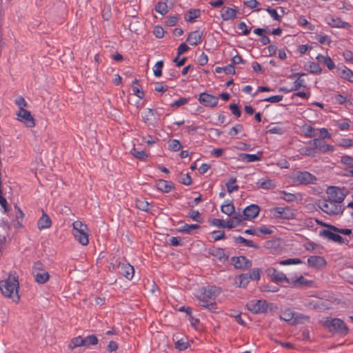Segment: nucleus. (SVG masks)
Segmentation results:
<instances>
[{
  "mask_svg": "<svg viewBox=\"0 0 353 353\" xmlns=\"http://www.w3.org/2000/svg\"><path fill=\"white\" fill-rule=\"evenodd\" d=\"M220 293L221 289L215 286H208L203 288L202 293L199 297L200 305L210 311L216 310L215 299Z\"/></svg>",
  "mask_w": 353,
  "mask_h": 353,
  "instance_id": "1",
  "label": "nucleus"
},
{
  "mask_svg": "<svg viewBox=\"0 0 353 353\" xmlns=\"http://www.w3.org/2000/svg\"><path fill=\"white\" fill-rule=\"evenodd\" d=\"M19 282L17 279L10 275L5 281H0V290L2 294L8 298H10L14 302L19 301L18 293Z\"/></svg>",
  "mask_w": 353,
  "mask_h": 353,
  "instance_id": "2",
  "label": "nucleus"
},
{
  "mask_svg": "<svg viewBox=\"0 0 353 353\" xmlns=\"http://www.w3.org/2000/svg\"><path fill=\"white\" fill-rule=\"evenodd\" d=\"M72 227L74 239L82 245H87L89 243L88 226L80 221H76Z\"/></svg>",
  "mask_w": 353,
  "mask_h": 353,
  "instance_id": "3",
  "label": "nucleus"
},
{
  "mask_svg": "<svg viewBox=\"0 0 353 353\" xmlns=\"http://www.w3.org/2000/svg\"><path fill=\"white\" fill-rule=\"evenodd\" d=\"M318 207L328 215H337L343 212L342 205L335 203L327 198L319 199L316 203Z\"/></svg>",
  "mask_w": 353,
  "mask_h": 353,
  "instance_id": "4",
  "label": "nucleus"
},
{
  "mask_svg": "<svg viewBox=\"0 0 353 353\" xmlns=\"http://www.w3.org/2000/svg\"><path fill=\"white\" fill-rule=\"evenodd\" d=\"M324 326L327 327L330 332L339 334L345 335L348 332L347 326L340 319L327 318L324 321Z\"/></svg>",
  "mask_w": 353,
  "mask_h": 353,
  "instance_id": "5",
  "label": "nucleus"
},
{
  "mask_svg": "<svg viewBox=\"0 0 353 353\" xmlns=\"http://www.w3.org/2000/svg\"><path fill=\"white\" fill-rule=\"evenodd\" d=\"M326 194V198L341 205L347 194V190L345 188L329 186L327 188Z\"/></svg>",
  "mask_w": 353,
  "mask_h": 353,
  "instance_id": "6",
  "label": "nucleus"
},
{
  "mask_svg": "<svg viewBox=\"0 0 353 353\" xmlns=\"http://www.w3.org/2000/svg\"><path fill=\"white\" fill-rule=\"evenodd\" d=\"M32 274L34 276L35 281L38 283L43 284L49 279V274L43 270V265L39 261L34 264Z\"/></svg>",
  "mask_w": 353,
  "mask_h": 353,
  "instance_id": "7",
  "label": "nucleus"
},
{
  "mask_svg": "<svg viewBox=\"0 0 353 353\" xmlns=\"http://www.w3.org/2000/svg\"><path fill=\"white\" fill-rule=\"evenodd\" d=\"M16 114L17 116V119L23 123L26 127L33 128L35 126V120L30 111L20 108Z\"/></svg>",
  "mask_w": 353,
  "mask_h": 353,
  "instance_id": "8",
  "label": "nucleus"
},
{
  "mask_svg": "<svg viewBox=\"0 0 353 353\" xmlns=\"http://www.w3.org/2000/svg\"><path fill=\"white\" fill-rule=\"evenodd\" d=\"M273 215L277 219H292L296 216L295 210L290 207H276L273 209Z\"/></svg>",
  "mask_w": 353,
  "mask_h": 353,
  "instance_id": "9",
  "label": "nucleus"
},
{
  "mask_svg": "<svg viewBox=\"0 0 353 353\" xmlns=\"http://www.w3.org/2000/svg\"><path fill=\"white\" fill-rule=\"evenodd\" d=\"M248 310L254 313H263L268 310V303L265 300H252L247 305Z\"/></svg>",
  "mask_w": 353,
  "mask_h": 353,
  "instance_id": "10",
  "label": "nucleus"
},
{
  "mask_svg": "<svg viewBox=\"0 0 353 353\" xmlns=\"http://www.w3.org/2000/svg\"><path fill=\"white\" fill-rule=\"evenodd\" d=\"M295 181L300 184H314L316 181L315 176L309 172H297L294 177Z\"/></svg>",
  "mask_w": 353,
  "mask_h": 353,
  "instance_id": "11",
  "label": "nucleus"
},
{
  "mask_svg": "<svg viewBox=\"0 0 353 353\" xmlns=\"http://www.w3.org/2000/svg\"><path fill=\"white\" fill-rule=\"evenodd\" d=\"M312 143L316 150H319L323 154H330L335 150L334 145L327 144L325 141L315 138L310 143Z\"/></svg>",
  "mask_w": 353,
  "mask_h": 353,
  "instance_id": "12",
  "label": "nucleus"
},
{
  "mask_svg": "<svg viewBox=\"0 0 353 353\" xmlns=\"http://www.w3.org/2000/svg\"><path fill=\"white\" fill-rule=\"evenodd\" d=\"M118 272L128 280H131L134 274V267L126 262H120L117 265Z\"/></svg>",
  "mask_w": 353,
  "mask_h": 353,
  "instance_id": "13",
  "label": "nucleus"
},
{
  "mask_svg": "<svg viewBox=\"0 0 353 353\" xmlns=\"http://www.w3.org/2000/svg\"><path fill=\"white\" fill-rule=\"evenodd\" d=\"M267 274L274 283L285 281L288 283L289 282L290 278H288L283 272L279 271L274 268H269L267 270Z\"/></svg>",
  "mask_w": 353,
  "mask_h": 353,
  "instance_id": "14",
  "label": "nucleus"
},
{
  "mask_svg": "<svg viewBox=\"0 0 353 353\" xmlns=\"http://www.w3.org/2000/svg\"><path fill=\"white\" fill-rule=\"evenodd\" d=\"M313 282L304 278L302 275L294 276L289 279L288 284L294 288L310 287Z\"/></svg>",
  "mask_w": 353,
  "mask_h": 353,
  "instance_id": "15",
  "label": "nucleus"
},
{
  "mask_svg": "<svg viewBox=\"0 0 353 353\" xmlns=\"http://www.w3.org/2000/svg\"><path fill=\"white\" fill-rule=\"evenodd\" d=\"M199 101L205 106L214 107L218 104L219 99L214 95L203 92L199 95Z\"/></svg>",
  "mask_w": 353,
  "mask_h": 353,
  "instance_id": "16",
  "label": "nucleus"
},
{
  "mask_svg": "<svg viewBox=\"0 0 353 353\" xmlns=\"http://www.w3.org/2000/svg\"><path fill=\"white\" fill-rule=\"evenodd\" d=\"M159 119L152 109L147 108L145 110L143 115V120L145 123L149 125H154L157 123Z\"/></svg>",
  "mask_w": 353,
  "mask_h": 353,
  "instance_id": "17",
  "label": "nucleus"
},
{
  "mask_svg": "<svg viewBox=\"0 0 353 353\" xmlns=\"http://www.w3.org/2000/svg\"><path fill=\"white\" fill-rule=\"evenodd\" d=\"M259 210V207L257 205L252 204L244 209L243 215L245 216V219H252L258 216Z\"/></svg>",
  "mask_w": 353,
  "mask_h": 353,
  "instance_id": "18",
  "label": "nucleus"
},
{
  "mask_svg": "<svg viewBox=\"0 0 353 353\" xmlns=\"http://www.w3.org/2000/svg\"><path fill=\"white\" fill-rule=\"evenodd\" d=\"M332 69V68H329ZM335 69L334 72L344 79L353 82V72L349 68H332Z\"/></svg>",
  "mask_w": 353,
  "mask_h": 353,
  "instance_id": "19",
  "label": "nucleus"
},
{
  "mask_svg": "<svg viewBox=\"0 0 353 353\" xmlns=\"http://www.w3.org/2000/svg\"><path fill=\"white\" fill-rule=\"evenodd\" d=\"M307 264L312 268H321L325 265L326 261L322 256H311L307 259Z\"/></svg>",
  "mask_w": 353,
  "mask_h": 353,
  "instance_id": "20",
  "label": "nucleus"
},
{
  "mask_svg": "<svg viewBox=\"0 0 353 353\" xmlns=\"http://www.w3.org/2000/svg\"><path fill=\"white\" fill-rule=\"evenodd\" d=\"M232 262L236 268L243 269L251 266V262L243 256L232 258Z\"/></svg>",
  "mask_w": 353,
  "mask_h": 353,
  "instance_id": "21",
  "label": "nucleus"
},
{
  "mask_svg": "<svg viewBox=\"0 0 353 353\" xmlns=\"http://www.w3.org/2000/svg\"><path fill=\"white\" fill-rule=\"evenodd\" d=\"M321 234L329 240H332L341 244L345 243V242L344 238H343L341 236L330 230H324L321 232Z\"/></svg>",
  "mask_w": 353,
  "mask_h": 353,
  "instance_id": "22",
  "label": "nucleus"
},
{
  "mask_svg": "<svg viewBox=\"0 0 353 353\" xmlns=\"http://www.w3.org/2000/svg\"><path fill=\"white\" fill-rule=\"evenodd\" d=\"M327 23L333 28L349 29L351 27V25L349 23L342 21L339 17H330L327 21Z\"/></svg>",
  "mask_w": 353,
  "mask_h": 353,
  "instance_id": "23",
  "label": "nucleus"
},
{
  "mask_svg": "<svg viewBox=\"0 0 353 353\" xmlns=\"http://www.w3.org/2000/svg\"><path fill=\"white\" fill-rule=\"evenodd\" d=\"M203 33L199 30L191 32L187 39V41L192 46H197L201 41Z\"/></svg>",
  "mask_w": 353,
  "mask_h": 353,
  "instance_id": "24",
  "label": "nucleus"
},
{
  "mask_svg": "<svg viewBox=\"0 0 353 353\" xmlns=\"http://www.w3.org/2000/svg\"><path fill=\"white\" fill-rule=\"evenodd\" d=\"M237 10L229 7H223L221 14V18L224 21L234 19L236 17Z\"/></svg>",
  "mask_w": 353,
  "mask_h": 353,
  "instance_id": "25",
  "label": "nucleus"
},
{
  "mask_svg": "<svg viewBox=\"0 0 353 353\" xmlns=\"http://www.w3.org/2000/svg\"><path fill=\"white\" fill-rule=\"evenodd\" d=\"M239 159L248 163L258 161L261 159V153L260 152L256 154L241 153L239 154Z\"/></svg>",
  "mask_w": 353,
  "mask_h": 353,
  "instance_id": "26",
  "label": "nucleus"
},
{
  "mask_svg": "<svg viewBox=\"0 0 353 353\" xmlns=\"http://www.w3.org/2000/svg\"><path fill=\"white\" fill-rule=\"evenodd\" d=\"M317 63H312L310 66H316V65H323L324 66H334L333 61L329 57H325L319 54L316 57Z\"/></svg>",
  "mask_w": 353,
  "mask_h": 353,
  "instance_id": "27",
  "label": "nucleus"
},
{
  "mask_svg": "<svg viewBox=\"0 0 353 353\" xmlns=\"http://www.w3.org/2000/svg\"><path fill=\"white\" fill-rule=\"evenodd\" d=\"M52 222L50 218L44 212L41 217L39 219L37 222L38 228L39 230H43L49 228L51 226Z\"/></svg>",
  "mask_w": 353,
  "mask_h": 353,
  "instance_id": "28",
  "label": "nucleus"
},
{
  "mask_svg": "<svg viewBox=\"0 0 353 353\" xmlns=\"http://www.w3.org/2000/svg\"><path fill=\"white\" fill-rule=\"evenodd\" d=\"M173 0H165V1H159L155 6V10L162 15L168 12V3L172 4Z\"/></svg>",
  "mask_w": 353,
  "mask_h": 353,
  "instance_id": "29",
  "label": "nucleus"
},
{
  "mask_svg": "<svg viewBox=\"0 0 353 353\" xmlns=\"http://www.w3.org/2000/svg\"><path fill=\"white\" fill-rule=\"evenodd\" d=\"M250 282L248 274H242L235 278L234 283L239 288H245Z\"/></svg>",
  "mask_w": 353,
  "mask_h": 353,
  "instance_id": "30",
  "label": "nucleus"
},
{
  "mask_svg": "<svg viewBox=\"0 0 353 353\" xmlns=\"http://www.w3.org/2000/svg\"><path fill=\"white\" fill-rule=\"evenodd\" d=\"M258 188L264 190H271L276 187V184L274 181L268 178L261 179L256 183Z\"/></svg>",
  "mask_w": 353,
  "mask_h": 353,
  "instance_id": "31",
  "label": "nucleus"
},
{
  "mask_svg": "<svg viewBox=\"0 0 353 353\" xmlns=\"http://www.w3.org/2000/svg\"><path fill=\"white\" fill-rule=\"evenodd\" d=\"M280 197L288 202H293L301 198L300 194H292L285 191H281L279 192Z\"/></svg>",
  "mask_w": 353,
  "mask_h": 353,
  "instance_id": "32",
  "label": "nucleus"
},
{
  "mask_svg": "<svg viewBox=\"0 0 353 353\" xmlns=\"http://www.w3.org/2000/svg\"><path fill=\"white\" fill-rule=\"evenodd\" d=\"M139 81L134 79L132 81V89L134 94L139 99H143L145 97L144 92L142 90V87L139 85Z\"/></svg>",
  "mask_w": 353,
  "mask_h": 353,
  "instance_id": "33",
  "label": "nucleus"
},
{
  "mask_svg": "<svg viewBox=\"0 0 353 353\" xmlns=\"http://www.w3.org/2000/svg\"><path fill=\"white\" fill-rule=\"evenodd\" d=\"M294 312L292 311L290 309H287L281 311L279 317L281 320L292 324L294 316Z\"/></svg>",
  "mask_w": 353,
  "mask_h": 353,
  "instance_id": "34",
  "label": "nucleus"
},
{
  "mask_svg": "<svg viewBox=\"0 0 353 353\" xmlns=\"http://www.w3.org/2000/svg\"><path fill=\"white\" fill-rule=\"evenodd\" d=\"M241 215L234 216L233 218L228 220L227 222H225L224 228L232 229L240 224L241 222Z\"/></svg>",
  "mask_w": 353,
  "mask_h": 353,
  "instance_id": "35",
  "label": "nucleus"
},
{
  "mask_svg": "<svg viewBox=\"0 0 353 353\" xmlns=\"http://www.w3.org/2000/svg\"><path fill=\"white\" fill-rule=\"evenodd\" d=\"M294 321L292 322V325L298 324V323H304L305 322H308L310 320V316L307 315H304L299 312L294 313Z\"/></svg>",
  "mask_w": 353,
  "mask_h": 353,
  "instance_id": "36",
  "label": "nucleus"
},
{
  "mask_svg": "<svg viewBox=\"0 0 353 353\" xmlns=\"http://www.w3.org/2000/svg\"><path fill=\"white\" fill-rule=\"evenodd\" d=\"M302 132L304 133L305 137L310 138L314 137L318 134L317 130L309 125H303L302 127Z\"/></svg>",
  "mask_w": 353,
  "mask_h": 353,
  "instance_id": "37",
  "label": "nucleus"
},
{
  "mask_svg": "<svg viewBox=\"0 0 353 353\" xmlns=\"http://www.w3.org/2000/svg\"><path fill=\"white\" fill-rule=\"evenodd\" d=\"M201 15V10L199 9H190L188 11V16L185 20L188 22H193Z\"/></svg>",
  "mask_w": 353,
  "mask_h": 353,
  "instance_id": "38",
  "label": "nucleus"
},
{
  "mask_svg": "<svg viewBox=\"0 0 353 353\" xmlns=\"http://www.w3.org/2000/svg\"><path fill=\"white\" fill-rule=\"evenodd\" d=\"M304 73H296L294 74V77H297V79L293 83L292 89L293 91L299 90L301 87L304 86V80L301 79V77L304 76Z\"/></svg>",
  "mask_w": 353,
  "mask_h": 353,
  "instance_id": "39",
  "label": "nucleus"
},
{
  "mask_svg": "<svg viewBox=\"0 0 353 353\" xmlns=\"http://www.w3.org/2000/svg\"><path fill=\"white\" fill-rule=\"evenodd\" d=\"M234 242L237 244H243L250 248H257V245L252 241L246 239L242 236L235 237Z\"/></svg>",
  "mask_w": 353,
  "mask_h": 353,
  "instance_id": "40",
  "label": "nucleus"
},
{
  "mask_svg": "<svg viewBox=\"0 0 353 353\" xmlns=\"http://www.w3.org/2000/svg\"><path fill=\"white\" fill-rule=\"evenodd\" d=\"M221 210L223 213L230 216L234 212V206L232 202H226L221 205Z\"/></svg>",
  "mask_w": 353,
  "mask_h": 353,
  "instance_id": "41",
  "label": "nucleus"
},
{
  "mask_svg": "<svg viewBox=\"0 0 353 353\" xmlns=\"http://www.w3.org/2000/svg\"><path fill=\"white\" fill-rule=\"evenodd\" d=\"M300 154L304 156L310 157H314L316 156V148L313 145V147H305L302 148L299 150Z\"/></svg>",
  "mask_w": 353,
  "mask_h": 353,
  "instance_id": "42",
  "label": "nucleus"
},
{
  "mask_svg": "<svg viewBox=\"0 0 353 353\" xmlns=\"http://www.w3.org/2000/svg\"><path fill=\"white\" fill-rule=\"evenodd\" d=\"M157 187L159 190L165 192H169L172 188V185L165 180H159L157 183Z\"/></svg>",
  "mask_w": 353,
  "mask_h": 353,
  "instance_id": "43",
  "label": "nucleus"
},
{
  "mask_svg": "<svg viewBox=\"0 0 353 353\" xmlns=\"http://www.w3.org/2000/svg\"><path fill=\"white\" fill-rule=\"evenodd\" d=\"M149 203L143 198L137 199L136 200V206L138 209L141 210L149 212Z\"/></svg>",
  "mask_w": 353,
  "mask_h": 353,
  "instance_id": "44",
  "label": "nucleus"
},
{
  "mask_svg": "<svg viewBox=\"0 0 353 353\" xmlns=\"http://www.w3.org/2000/svg\"><path fill=\"white\" fill-rule=\"evenodd\" d=\"M174 346L179 351H183L190 346V342L185 339H181L175 342Z\"/></svg>",
  "mask_w": 353,
  "mask_h": 353,
  "instance_id": "45",
  "label": "nucleus"
},
{
  "mask_svg": "<svg viewBox=\"0 0 353 353\" xmlns=\"http://www.w3.org/2000/svg\"><path fill=\"white\" fill-rule=\"evenodd\" d=\"M199 228V225L197 224H184L179 229V231L183 233L190 234L192 230H196Z\"/></svg>",
  "mask_w": 353,
  "mask_h": 353,
  "instance_id": "46",
  "label": "nucleus"
},
{
  "mask_svg": "<svg viewBox=\"0 0 353 353\" xmlns=\"http://www.w3.org/2000/svg\"><path fill=\"white\" fill-rule=\"evenodd\" d=\"M131 154L136 157L137 159H139L141 161L146 160L148 157V154L143 151V150H139L135 148H133L131 150Z\"/></svg>",
  "mask_w": 353,
  "mask_h": 353,
  "instance_id": "47",
  "label": "nucleus"
},
{
  "mask_svg": "<svg viewBox=\"0 0 353 353\" xmlns=\"http://www.w3.org/2000/svg\"><path fill=\"white\" fill-rule=\"evenodd\" d=\"M80 346H84V339L81 336L74 338L69 345L70 349Z\"/></svg>",
  "mask_w": 353,
  "mask_h": 353,
  "instance_id": "48",
  "label": "nucleus"
},
{
  "mask_svg": "<svg viewBox=\"0 0 353 353\" xmlns=\"http://www.w3.org/2000/svg\"><path fill=\"white\" fill-rule=\"evenodd\" d=\"M236 178H231L228 182L226 183L228 192L229 193H232L234 191H237L239 189V186L236 185Z\"/></svg>",
  "mask_w": 353,
  "mask_h": 353,
  "instance_id": "49",
  "label": "nucleus"
},
{
  "mask_svg": "<svg viewBox=\"0 0 353 353\" xmlns=\"http://www.w3.org/2000/svg\"><path fill=\"white\" fill-rule=\"evenodd\" d=\"M84 339V346L88 347L89 345H94L98 343V339L95 335H89Z\"/></svg>",
  "mask_w": 353,
  "mask_h": 353,
  "instance_id": "50",
  "label": "nucleus"
},
{
  "mask_svg": "<svg viewBox=\"0 0 353 353\" xmlns=\"http://www.w3.org/2000/svg\"><path fill=\"white\" fill-rule=\"evenodd\" d=\"M341 163L351 168L353 167V157L349 155H343L341 157Z\"/></svg>",
  "mask_w": 353,
  "mask_h": 353,
  "instance_id": "51",
  "label": "nucleus"
},
{
  "mask_svg": "<svg viewBox=\"0 0 353 353\" xmlns=\"http://www.w3.org/2000/svg\"><path fill=\"white\" fill-rule=\"evenodd\" d=\"M261 270L259 268L253 269L250 273H248L250 281V280H253V281L259 280L260 277H261Z\"/></svg>",
  "mask_w": 353,
  "mask_h": 353,
  "instance_id": "52",
  "label": "nucleus"
},
{
  "mask_svg": "<svg viewBox=\"0 0 353 353\" xmlns=\"http://www.w3.org/2000/svg\"><path fill=\"white\" fill-rule=\"evenodd\" d=\"M279 263L282 265H297L302 263L301 259L294 258V259H288L286 260L281 261Z\"/></svg>",
  "mask_w": 353,
  "mask_h": 353,
  "instance_id": "53",
  "label": "nucleus"
},
{
  "mask_svg": "<svg viewBox=\"0 0 353 353\" xmlns=\"http://www.w3.org/2000/svg\"><path fill=\"white\" fill-rule=\"evenodd\" d=\"M285 132V130L281 126H274L270 128L269 130L266 131V133L270 134H283Z\"/></svg>",
  "mask_w": 353,
  "mask_h": 353,
  "instance_id": "54",
  "label": "nucleus"
},
{
  "mask_svg": "<svg viewBox=\"0 0 353 353\" xmlns=\"http://www.w3.org/2000/svg\"><path fill=\"white\" fill-rule=\"evenodd\" d=\"M339 145L342 148H349L353 146V140L348 138H343L339 143Z\"/></svg>",
  "mask_w": 353,
  "mask_h": 353,
  "instance_id": "55",
  "label": "nucleus"
},
{
  "mask_svg": "<svg viewBox=\"0 0 353 353\" xmlns=\"http://www.w3.org/2000/svg\"><path fill=\"white\" fill-rule=\"evenodd\" d=\"M319 131V135L321 139H330L332 137L331 134L328 132L327 129L325 128L317 130Z\"/></svg>",
  "mask_w": 353,
  "mask_h": 353,
  "instance_id": "56",
  "label": "nucleus"
},
{
  "mask_svg": "<svg viewBox=\"0 0 353 353\" xmlns=\"http://www.w3.org/2000/svg\"><path fill=\"white\" fill-rule=\"evenodd\" d=\"M327 227H329L332 230L334 231V232H336L339 234H345V235H350L352 234V230L350 229H339L334 225H327Z\"/></svg>",
  "mask_w": 353,
  "mask_h": 353,
  "instance_id": "57",
  "label": "nucleus"
},
{
  "mask_svg": "<svg viewBox=\"0 0 353 353\" xmlns=\"http://www.w3.org/2000/svg\"><path fill=\"white\" fill-rule=\"evenodd\" d=\"M181 144L176 139L172 140L169 144V148L174 152L179 151L181 149Z\"/></svg>",
  "mask_w": 353,
  "mask_h": 353,
  "instance_id": "58",
  "label": "nucleus"
},
{
  "mask_svg": "<svg viewBox=\"0 0 353 353\" xmlns=\"http://www.w3.org/2000/svg\"><path fill=\"white\" fill-rule=\"evenodd\" d=\"M15 103L19 106V110L20 108L25 109L28 106L27 102L25 101L24 98L21 96L18 97L15 99Z\"/></svg>",
  "mask_w": 353,
  "mask_h": 353,
  "instance_id": "59",
  "label": "nucleus"
},
{
  "mask_svg": "<svg viewBox=\"0 0 353 353\" xmlns=\"http://www.w3.org/2000/svg\"><path fill=\"white\" fill-rule=\"evenodd\" d=\"M153 33L157 38L161 39L164 36L165 31L161 26H155L153 30Z\"/></svg>",
  "mask_w": 353,
  "mask_h": 353,
  "instance_id": "60",
  "label": "nucleus"
},
{
  "mask_svg": "<svg viewBox=\"0 0 353 353\" xmlns=\"http://www.w3.org/2000/svg\"><path fill=\"white\" fill-rule=\"evenodd\" d=\"M179 181L181 183L186 185H190L192 183V179L189 174H181Z\"/></svg>",
  "mask_w": 353,
  "mask_h": 353,
  "instance_id": "61",
  "label": "nucleus"
},
{
  "mask_svg": "<svg viewBox=\"0 0 353 353\" xmlns=\"http://www.w3.org/2000/svg\"><path fill=\"white\" fill-rule=\"evenodd\" d=\"M266 11L276 21H281V17L279 16L276 10L270 8H266Z\"/></svg>",
  "mask_w": 353,
  "mask_h": 353,
  "instance_id": "62",
  "label": "nucleus"
},
{
  "mask_svg": "<svg viewBox=\"0 0 353 353\" xmlns=\"http://www.w3.org/2000/svg\"><path fill=\"white\" fill-rule=\"evenodd\" d=\"M229 108L231 110L232 113L236 117H239L241 116V112L238 105L230 104Z\"/></svg>",
  "mask_w": 353,
  "mask_h": 353,
  "instance_id": "63",
  "label": "nucleus"
},
{
  "mask_svg": "<svg viewBox=\"0 0 353 353\" xmlns=\"http://www.w3.org/2000/svg\"><path fill=\"white\" fill-rule=\"evenodd\" d=\"M344 59L350 64H353V53L350 50H345L343 54Z\"/></svg>",
  "mask_w": 353,
  "mask_h": 353,
  "instance_id": "64",
  "label": "nucleus"
}]
</instances>
